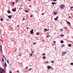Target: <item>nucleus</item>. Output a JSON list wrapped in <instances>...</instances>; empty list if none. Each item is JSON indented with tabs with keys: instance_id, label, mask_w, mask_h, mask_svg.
Segmentation results:
<instances>
[{
	"instance_id": "f3484780",
	"label": "nucleus",
	"mask_w": 73,
	"mask_h": 73,
	"mask_svg": "<svg viewBox=\"0 0 73 73\" xmlns=\"http://www.w3.org/2000/svg\"><path fill=\"white\" fill-rule=\"evenodd\" d=\"M25 12H26V13H28V11L27 10H25Z\"/></svg>"
},
{
	"instance_id": "423d86ee",
	"label": "nucleus",
	"mask_w": 73,
	"mask_h": 73,
	"mask_svg": "<svg viewBox=\"0 0 73 73\" xmlns=\"http://www.w3.org/2000/svg\"><path fill=\"white\" fill-rule=\"evenodd\" d=\"M66 53V52H62V54L63 56H64V54H65Z\"/></svg>"
},
{
	"instance_id": "cd10ccee",
	"label": "nucleus",
	"mask_w": 73,
	"mask_h": 73,
	"mask_svg": "<svg viewBox=\"0 0 73 73\" xmlns=\"http://www.w3.org/2000/svg\"><path fill=\"white\" fill-rule=\"evenodd\" d=\"M51 63H54V61H51Z\"/></svg>"
},
{
	"instance_id": "9b49d317",
	"label": "nucleus",
	"mask_w": 73,
	"mask_h": 73,
	"mask_svg": "<svg viewBox=\"0 0 73 73\" xmlns=\"http://www.w3.org/2000/svg\"><path fill=\"white\" fill-rule=\"evenodd\" d=\"M56 4V3L55 2H52V4L53 5V4Z\"/></svg>"
},
{
	"instance_id": "3c124183",
	"label": "nucleus",
	"mask_w": 73,
	"mask_h": 73,
	"mask_svg": "<svg viewBox=\"0 0 73 73\" xmlns=\"http://www.w3.org/2000/svg\"><path fill=\"white\" fill-rule=\"evenodd\" d=\"M27 68H28V67H26V69H27Z\"/></svg>"
},
{
	"instance_id": "4c0bfd02",
	"label": "nucleus",
	"mask_w": 73,
	"mask_h": 73,
	"mask_svg": "<svg viewBox=\"0 0 73 73\" xmlns=\"http://www.w3.org/2000/svg\"><path fill=\"white\" fill-rule=\"evenodd\" d=\"M0 47H1V48H2V46L1 45L0 46Z\"/></svg>"
},
{
	"instance_id": "7c9ffc66",
	"label": "nucleus",
	"mask_w": 73,
	"mask_h": 73,
	"mask_svg": "<svg viewBox=\"0 0 73 73\" xmlns=\"http://www.w3.org/2000/svg\"><path fill=\"white\" fill-rule=\"evenodd\" d=\"M32 70V68H30L29 69V71H31V70Z\"/></svg>"
},
{
	"instance_id": "09e8293b",
	"label": "nucleus",
	"mask_w": 73,
	"mask_h": 73,
	"mask_svg": "<svg viewBox=\"0 0 73 73\" xmlns=\"http://www.w3.org/2000/svg\"><path fill=\"white\" fill-rule=\"evenodd\" d=\"M0 73H4L2 72H1V71H0Z\"/></svg>"
},
{
	"instance_id": "393cba45",
	"label": "nucleus",
	"mask_w": 73,
	"mask_h": 73,
	"mask_svg": "<svg viewBox=\"0 0 73 73\" xmlns=\"http://www.w3.org/2000/svg\"><path fill=\"white\" fill-rule=\"evenodd\" d=\"M70 65H73V62H72V63H71L70 64Z\"/></svg>"
},
{
	"instance_id": "4468645a",
	"label": "nucleus",
	"mask_w": 73,
	"mask_h": 73,
	"mask_svg": "<svg viewBox=\"0 0 73 73\" xmlns=\"http://www.w3.org/2000/svg\"><path fill=\"white\" fill-rule=\"evenodd\" d=\"M7 13H11V11H7Z\"/></svg>"
},
{
	"instance_id": "7ed1b4c3",
	"label": "nucleus",
	"mask_w": 73,
	"mask_h": 73,
	"mask_svg": "<svg viewBox=\"0 0 73 73\" xmlns=\"http://www.w3.org/2000/svg\"><path fill=\"white\" fill-rule=\"evenodd\" d=\"M30 33L31 34H33V29H32L30 31Z\"/></svg>"
},
{
	"instance_id": "bf43d9fd",
	"label": "nucleus",
	"mask_w": 73,
	"mask_h": 73,
	"mask_svg": "<svg viewBox=\"0 0 73 73\" xmlns=\"http://www.w3.org/2000/svg\"><path fill=\"white\" fill-rule=\"evenodd\" d=\"M29 1H31V0H28Z\"/></svg>"
},
{
	"instance_id": "72a5a7b5",
	"label": "nucleus",
	"mask_w": 73,
	"mask_h": 73,
	"mask_svg": "<svg viewBox=\"0 0 73 73\" xmlns=\"http://www.w3.org/2000/svg\"><path fill=\"white\" fill-rule=\"evenodd\" d=\"M34 52V51H32L31 52V54H33Z\"/></svg>"
},
{
	"instance_id": "8fccbe9b",
	"label": "nucleus",
	"mask_w": 73,
	"mask_h": 73,
	"mask_svg": "<svg viewBox=\"0 0 73 73\" xmlns=\"http://www.w3.org/2000/svg\"><path fill=\"white\" fill-rule=\"evenodd\" d=\"M60 29V30H61V31H62L63 30L62 29Z\"/></svg>"
},
{
	"instance_id": "0e129e2a",
	"label": "nucleus",
	"mask_w": 73,
	"mask_h": 73,
	"mask_svg": "<svg viewBox=\"0 0 73 73\" xmlns=\"http://www.w3.org/2000/svg\"><path fill=\"white\" fill-rule=\"evenodd\" d=\"M17 27H19V25H18Z\"/></svg>"
},
{
	"instance_id": "f257e3e1",
	"label": "nucleus",
	"mask_w": 73,
	"mask_h": 73,
	"mask_svg": "<svg viewBox=\"0 0 73 73\" xmlns=\"http://www.w3.org/2000/svg\"><path fill=\"white\" fill-rule=\"evenodd\" d=\"M64 7H65V5L63 4H61L60 5V9H64Z\"/></svg>"
},
{
	"instance_id": "052dcab7",
	"label": "nucleus",
	"mask_w": 73,
	"mask_h": 73,
	"mask_svg": "<svg viewBox=\"0 0 73 73\" xmlns=\"http://www.w3.org/2000/svg\"><path fill=\"white\" fill-rule=\"evenodd\" d=\"M7 21H9V20L8 19H7Z\"/></svg>"
},
{
	"instance_id": "ddd939ff",
	"label": "nucleus",
	"mask_w": 73,
	"mask_h": 73,
	"mask_svg": "<svg viewBox=\"0 0 73 73\" xmlns=\"http://www.w3.org/2000/svg\"><path fill=\"white\" fill-rule=\"evenodd\" d=\"M54 15H57V13L56 12H54Z\"/></svg>"
},
{
	"instance_id": "412c9836",
	"label": "nucleus",
	"mask_w": 73,
	"mask_h": 73,
	"mask_svg": "<svg viewBox=\"0 0 73 73\" xmlns=\"http://www.w3.org/2000/svg\"><path fill=\"white\" fill-rule=\"evenodd\" d=\"M67 23H68V24H69V25H70V23L69 22V21H68L67 22Z\"/></svg>"
},
{
	"instance_id": "a211bd4d",
	"label": "nucleus",
	"mask_w": 73,
	"mask_h": 73,
	"mask_svg": "<svg viewBox=\"0 0 73 73\" xmlns=\"http://www.w3.org/2000/svg\"><path fill=\"white\" fill-rule=\"evenodd\" d=\"M39 34V32H37L36 33V35H38Z\"/></svg>"
},
{
	"instance_id": "338daca9",
	"label": "nucleus",
	"mask_w": 73,
	"mask_h": 73,
	"mask_svg": "<svg viewBox=\"0 0 73 73\" xmlns=\"http://www.w3.org/2000/svg\"><path fill=\"white\" fill-rule=\"evenodd\" d=\"M26 50H28H28L27 49H26Z\"/></svg>"
},
{
	"instance_id": "5fc2aeb1",
	"label": "nucleus",
	"mask_w": 73,
	"mask_h": 73,
	"mask_svg": "<svg viewBox=\"0 0 73 73\" xmlns=\"http://www.w3.org/2000/svg\"><path fill=\"white\" fill-rule=\"evenodd\" d=\"M29 6L30 7H31V5H29Z\"/></svg>"
},
{
	"instance_id": "c9c22d12",
	"label": "nucleus",
	"mask_w": 73,
	"mask_h": 73,
	"mask_svg": "<svg viewBox=\"0 0 73 73\" xmlns=\"http://www.w3.org/2000/svg\"><path fill=\"white\" fill-rule=\"evenodd\" d=\"M7 62L8 63V64H9V61H8V60H7Z\"/></svg>"
},
{
	"instance_id": "5701e85b",
	"label": "nucleus",
	"mask_w": 73,
	"mask_h": 73,
	"mask_svg": "<svg viewBox=\"0 0 73 73\" xmlns=\"http://www.w3.org/2000/svg\"><path fill=\"white\" fill-rule=\"evenodd\" d=\"M56 41H54L53 42V43L54 44H55V43H56Z\"/></svg>"
},
{
	"instance_id": "b1692460",
	"label": "nucleus",
	"mask_w": 73,
	"mask_h": 73,
	"mask_svg": "<svg viewBox=\"0 0 73 73\" xmlns=\"http://www.w3.org/2000/svg\"><path fill=\"white\" fill-rule=\"evenodd\" d=\"M3 20V18H1V21H2Z\"/></svg>"
},
{
	"instance_id": "49530a36",
	"label": "nucleus",
	"mask_w": 73,
	"mask_h": 73,
	"mask_svg": "<svg viewBox=\"0 0 73 73\" xmlns=\"http://www.w3.org/2000/svg\"><path fill=\"white\" fill-rule=\"evenodd\" d=\"M50 68H51V69H52V67L50 66Z\"/></svg>"
},
{
	"instance_id": "473e14b6",
	"label": "nucleus",
	"mask_w": 73,
	"mask_h": 73,
	"mask_svg": "<svg viewBox=\"0 0 73 73\" xmlns=\"http://www.w3.org/2000/svg\"><path fill=\"white\" fill-rule=\"evenodd\" d=\"M33 16V15H31V16H30V17H32Z\"/></svg>"
},
{
	"instance_id": "13d9d810",
	"label": "nucleus",
	"mask_w": 73,
	"mask_h": 73,
	"mask_svg": "<svg viewBox=\"0 0 73 73\" xmlns=\"http://www.w3.org/2000/svg\"><path fill=\"white\" fill-rule=\"evenodd\" d=\"M61 47H62V45Z\"/></svg>"
},
{
	"instance_id": "dca6fc26",
	"label": "nucleus",
	"mask_w": 73,
	"mask_h": 73,
	"mask_svg": "<svg viewBox=\"0 0 73 73\" xmlns=\"http://www.w3.org/2000/svg\"><path fill=\"white\" fill-rule=\"evenodd\" d=\"M68 46L69 47H71V44H68Z\"/></svg>"
},
{
	"instance_id": "e2e57ef3",
	"label": "nucleus",
	"mask_w": 73,
	"mask_h": 73,
	"mask_svg": "<svg viewBox=\"0 0 73 73\" xmlns=\"http://www.w3.org/2000/svg\"><path fill=\"white\" fill-rule=\"evenodd\" d=\"M17 50H15V52H17Z\"/></svg>"
},
{
	"instance_id": "1a4fd4ad",
	"label": "nucleus",
	"mask_w": 73,
	"mask_h": 73,
	"mask_svg": "<svg viewBox=\"0 0 73 73\" xmlns=\"http://www.w3.org/2000/svg\"><path fill=\"white\" fill-rule=\"evenodd\" d=\"M8 17L9 18V19H11V18H12V17H11V16L9 15L8 16Z\"/></svg>"
},
{
	"instance_id": "f03ea898",
	"label": "nucleus",
	"mask_w": 73,
	"mask_h": 73,
	"mask_svg": "<svg viewBox=\"0 0 73 73\" xmlns=\"http://www.w3.org/2000/svg\"><path fill=\"white\" fill-rule=\"evenodd\" d=\"M0 70L3 72H5V71H4V70L3 69V68H1L0 67Z\"/></svg>"
},
{
	"instance_id": "6e6552de",
	"label": "nucleus",
	"mask_w": 73,
	"mask_h": 73,
	"mask_svg": "<svg viewBox=\"0 0 73 73\" xmlns=\"http://www.w3.org/2000/svg\"><path fill=\"white\" fill-rule=\"evenodd\" d=\"M44 30L45 32H46V31H49V29H44Z\"/></svg>"
},
{
	"instance_id": "f8f14e48",
	"label": "nucleus",
	"mask_w": 73,
	"mask_h": 73,
	"mask_svg": "<svg viewBox=\"0 0 73 73\" xmlns=\"http://www.w3.org/2000/svg\"><path fill=\"white\" fill-rule=\"evenodd\" d=\"M60 42H61V43H62V44H63V43H64V41H63V40H62L60 41Z\"/></svg>"
},
{
	"instance_id": "2eb2a0df",
	"label": "nucleus",
	"mask_w": 73,
	"mask_h": 73,
	"mask_svg": "<svg viewBox=\"0 0 73 73\" xmlns=\"http://www.w3.org/2000/svg\"><path fill=\"white\" fill-rule=\"evenodd\" d=\"M42 58L43 59H45L46 58V57L45 56H43Z\"/></svg>"
},
{
	"instance_id": "79ce46f5",
	"label": "nucleus",
	"mask_w": 73,
	"mask_h": 73,
	"mask_svg": "<svg viewBox=\"0 0 73 73\" xmlns=\"http://www.w3.org/2000/svg\"><path fill=\"white\" fill-rule=\"evenodd\" d=\"M22 9V7L20 8H19V10H20L21 9Z\"/></svg>"
},
{
	"instance_id": "c03bdc74",
	"label": "nucleus",
	"mask_w": 73,
	"mask_h": 73,
	"mask_svg": "<svg viewBox=\"0 0 73 73\" xmlns=\"http://www.w3.org/2000/svg\"><path fill=\"white\" fill-rule=\"evenodd\" d=\"M12 4H13V5L15 4V3H12Z\"/></svg>"
},
{
	"instance_id": "603ef678",
	"label": "nucleus",
	"mask_w": 73,
	"mask_h": 73,
	"mask_svg": "<svg viewBox=\"0 0 73 73\" xmlns=\"http://www.w3.org/2000/svg\"><path fill=\"white\" fill-rule=\"evenodd\" d=\"M62 45L63 46H64V45L62 44Z\"/></svg>"
},
{
	"instance_id": "680f3d73",
	"label": "nucleus",
	"mask_w": 73,
	"mask_h": 73,
	"mask_svg": "<svg viewBox=\"0 0 73 73\" xmlns=\"http://www.w3.org/2000/svg\"><path fill=\"white\" fill-rule=\"evenodd\" d=\"M1 49V51H2V48Z\"/></svg>"
},
{
	"instance_id": "6ab92c4d",
	"label": "nucleus",
	"mask_w": 73,
	"mask_h": 73,
	"mask_svg": "<svg viewBox=\"0 0 73 73\" xmlns=\"http://www.w3.org/2000/svg\"><path fill=\"white\" fill-rule=\"evenodd\" d=\"M2 61L3 62H4V58H2Z\"/></svg>"
},
{
	"instance_id": "37998d69",
	"label": "nucleus",
	"mask_w": 73,
	"mask_h": 73,
	"mask_svg": "<svg viewBox=\"0 0 73 73\" xmlns=\"http://www.w3.org/2000/svg\"><path fill=\"white\" fill-rule=\"evenodd\" d=\"M41 15H44V13H42V14H41Z\"/></svg>"
},
{
	"instance_id": "2f4dec72",
	"label": "nucleus",
	"mask_w": 73,
	"mask_h": 73,
	"mask_svg": "<svg viewBox=\"0 0 73 73\" xmlns=\"http://www.w3.org/2000/svg\"><path fill=\"white\" fill-rule=\"evenodd\" d=\"M36 44V42H34L33 44V45H35Z\"/></svg>"
},
{
	"instance_id": "58836bf2",
	"label": "nucleus",
	"mask_w": 73,
	"mask_h": 73,
	"mask_svg": "<svg viewBox=\"0 0 73 73\" xmlns=\"http://www.w3.org/2000/svg\"><path fill=\"white\" fill-rule=\"evenodd\" d=\"M64 28H65V29H67V28H66V27H65Z\"/></svg>"
},
{
	"instance_id": "aec40b11",
	"label": "nucleus",
	"mask_w": 73,
	"mask_h": 73,
	"mask_svg": "<svg viewBox=\"0 0 73 73\" xmlns=\"http://www.w3.org/2000/svg\"><path fill=\"white\" fill-rule=\"evenodd\" d=\"M45 63L46 64H48L49 63V62H45Z\"/></svg>"
},
{
	"instance_id": "a878e982",
	"label": "nucleus",
	"mask_w": 73,
	"mask_h": 73,
	"mask_svg": "<svg viewBox=\"0 0 73 73\" xmlns=\"http://www.w3.org/2000/svg\"><path fill=\"white\" fill-rule=\"evenodd\" d=\"M19 1V0H16L15 1L16 3L17 2V1Z\"/></svg>"
},
{
	"instance_id": "f704fd0d",
	"label": "nucleus",
	"mask_w": 73,
	"mask_h": 73,
	"mask_svg": "<svg viewBox=\"0 0 73 73\" xmlns=\"http://www.w3.org/2000/svg\"><path fill=\"white\" fill-rule=\"evenodd\" d=\"M49 36H50V35L47 36H46V37H49Z\"/></svg>"
},
{
	"instance_id": "0eeeda50",
	"label": "nucleus",
	"mask_w": 73,
	"mask_h": 73,
	"mask_svg": "<svg viewBox=\"0 0 73 73\" xmlns=\"http://www.w3.org/2000/svg\"><path fill=\"white\" fill-rule=\"evenodd\" d=\"M58 17L57 16L56 17V18H55L54 19V20H55V21H56V20H57V19H58Z\"/></svg>"
},
{
	"instance_id": "4d7b16f0",
	"label": "nucleus",
	"mask_w": 73,
	"mask_h": 73,
	"mask_svg": "<svg viewBox=\"0 0 73 73\" xmlns=\"http://www.w3.org/2000/svg\"><path fill=\"white\" fill-rule=\"evenodd\" d=\"M71 17H70V16H69V18H71Z\"/></svg>"
},
{
	"instance_id": "ea45409f",
	"label": "nucleus",
	"mask_w": 73,
	"mask_h": 73,
	"mask_svg": "<svg viewBox=\"0 0 73 73\" xmlns=\"http://www.w3.org/2000/svg\"><path fill=\"white\" fill-rule=\"evenodd\" d=\"M9 73H12V72H11V71H9Z\"/></svg>"
},
{
	"instance_id": "a19ab883",
	"label": "nucleus",
	"mask_w": 73,
	"mask_h": 73,
	"mask_svg": "<svg viewBox=\"0 0 73 73\" xmlns=\"http://www.w3.org/2000/svg\"><path fill=\"white\" fill-rule=\"evenodd\" d=\"M3 57H4V58H6L4 56V55H3Z\"/></svg>"
},
{
	"instance_id": "6e6d98bb",
	"label": "nucleus",
	"mask_w": 73,
	"mask_h": 73,
	"mask_svg": "<svg viewBox=\"0 0 73 73\" xmlns=\"http://www.w3.org/2000/svg\"><path fill=\"white\" fill-rule=\"evenodd\" d=\"M27 29H29V27H27Z\"/></svg>"
},
{
	"instance_id": "864d4df0",
	"label": "nucleus",
	"mask_w": 73,
	"mask_h": 73,
	"mask_svg": "<svg viewBox=\"0 0 73 73\" xmlns=\"http://www.w3.org/2000/svg\"><path fill=\"white\" fill-rule=\"evenodd\" d=\"M5 58V61H6V58Z\"/></svg>"
},
{
	"instance_id": "4be33fe9",
	"label": "nucleus",
	"mask_w": 73,
	"mask_h": 73,
	"mask_svg": "<svg viewBox=\"0 0 73 73\" xmlns=\"http://www.w3.org/2000/svg\"><path fill=\"white\" fill-rule=\"evenodd\" d=\"M65 35H60V36L61 37H62V36H64Z\"/></svg>"
},
{
	"instance_id": "774afa93",
	"label": "nucleus",
	"mask_w": 73,
	"mask_h": 73,
	"mask_svg": "<svg viewBox=\"0 0 73 73\" xmlns=\"http://www.w3.org/2000/svg\"><path fill=\"white\" fill-rule=\"evenodd\" d=\"M53 70V69H52V70Z\"/></svg>"
},
{
	"instance_id": "de8ad7c7",
	"label": "nucleus",
	"mask_w": 73,
	"mask_h": 73,
	"mask_svg": "<svg viewBox=\"0 0 73 73\" xmlns=\"http://www.w3.org/2000/svg\"><path fill=\"white\" fill-rule=\"evenodd\" d=\"M17 72H19V70H18L17 71Z\"/></svg>"
},
{
	"instance_id": "c85d7f7f",
	"label": "nucleus",
	"mask_w": 73,
	"mask_h": 73,
	"mask_svg": "<svg viewBox=\"0 0 73 73\" xmlns=\"http://www.w3.org/2000/svg\"><path fill=\"white\" fill-rule=\"evenodd\" d=\"M45 53H44L43 54H42V56H45Z\"/></svg>"
},
{
	"instance_id": "9d476101",
	"label": "nucleus",
	"mask_w": 73,
	"mask_h": 73,
	"mask_svg": "<svg viewBox=\"0 0 73 73\" xmlns=\"http://www.w3.org/2000/svg\"><path fill=\"white\" fill-rule=\"evenodd\" d=\"M50 66H47V68L48 69H50Z\"/></svg>"
},
{
	"instance_id": "e433bc0d",
	"label": "nucleus",
	"mask_w": 73,
	"mask_h": 73,
	"mask_svg": "<svg viewBox=\"0 0 73 73\" xmlns=\"http://www.w3.org/2000/svg\"><path fill=\"white\" fill-rule=\"evenodd\" d=\"M21 56V54H20V55H19L18 56Z\"/></svg>"
},
{
	"instance_id": "39448f33",
	"label": "nucleus",
	"mask_w": 73,
	"mask_h": 73,
	"mask_svg": "<svg viewBox=\"0 0 73 73\" xmlns=\"http://www.w3.org/2000/svg\"><path fill=\"white\" fill-rule=\"evenodd\" d=\"M12 11H13V12H15L16 11V8H15L14 9H12Z\"/></svg>"
},
{
	"instance_id": "20e7f679",
	"label": "nucleus",
	"mask_w": 73,
	"mask_h": 73,
	"mask_svg": "<svg viewBox=\"0 0 73 73\" xmlns=\"http://www.w3.org/2000/svg\"><path fill=\"white\" fill-rule=\"evenodd\" d=\"M5 64H3L4 66L5 67H7V64L6 63V62H5Z\"/></svg>"
},
{
	"instance_id": "c756f323",
	"label": "nucleus",
	"mask_w": 73,
	"mask_h": 73,
	"mask_svg": "<svg viewBox=\"0 0 73 73\" xmlns=\"http://www.w3.org/2000/svg\"><path fill=\"white\" fill-rule=\"evenodd\" d=\"M30 55H31V56H33V55H32V54H30Z\"/></svg>"
},
{
	"instance_id": "a18cd8bd",
	"label": "nucleus",
	"mask_w": 73,
	"mask_h": 73,
	"mask_svg": "<svg viewBox=\"0 0 73 73\" xmlns=\"http://www.w3.org/2000/svg\"><path fill=\"white\" fill-rule=\"evenodd\" d=\"M23 20H25V18H24L23 19Z\"/></svg>"
},
{
	"instance_id": "bb28decb",
	"label": "nucleus",
	"mask_w": 73,
	"mask_h": 73,
	"mask_svg": "<svg viewBox=\"0 0 73 73\" xmlns=\"http://www.w3.org/2000/svg\"><path fill=\"white\" fill-rule=\"evenodd\" d=\"M53 1H54V2L56 1L57 0H52Z\"/></svg>"
},
{
	"instance_id": "69168bd1",
	"label": "nucleus",
	"mask_w": 73,
	"mask_h": 73,
	"mask_svg": "<svg viewBox=\"0 0 73 73\" xmlns=\"http://www.w3.org/2000/svg\"><path fill=\"white\" fill-rule=\"evenodd\" d=\"M19 13L20 14H21V13Z\"/></svg>"
}]
</instances>
